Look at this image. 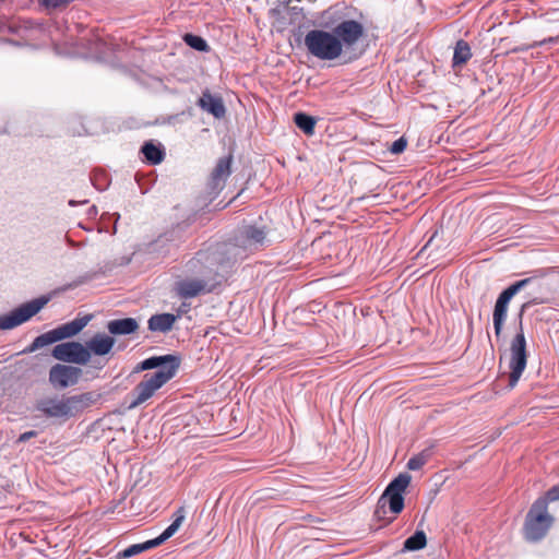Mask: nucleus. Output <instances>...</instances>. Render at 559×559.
I'll return each mask as SVG.
<instances>
[{"label":"nucleus","instance_id":"nucleus-30","mask_svg":"<svg viewBox=\"0 0 559 559\" xmlns=\"http://www.w3.org/2000/svg\"><path fill=\"white\" fill-rule=\"evenodd\" d=\"M185 231L183 225H177L170 231L165 234L166 240H176L177 238H181V234Z\"/></svg>","mask_w":559,"mask_h":559},{"label":"nucleus","instance_id":"nucleus-15","mask_svg":"<svg viewBox=\"0 0 559 559\" xmlns=\"http://www.w3.org/2000/svg\"><path fill=\"white\" fill-rule=\"evenodd\" d=\"M231 155L222 157L217 160L215 167L211 173L207 183L211 191L219 192L221 190H223V188L225 187V182L231 173Z\"/></svg>","mask_w":559,"mask_h":559},{"label":"nucleus","instance_id":"nucleus-26","mask_svg":"<svg viewBox=\"0 0 559 559\" xmlns=\"http://www.w3.org/2000/svg\"><path fill=\"white\" fill-rule=\"evenodd\" d=\"M183 40L189 47H191L194 50H198L201 52H207L210 50L209 44L201 36H198L194 34H186L183 36Z\"/></svg>","mask_w":559,"mask_h":559},{"label":"nucleus","instance_id":"nucleus-12","mask_svg":"<svg viewBox=\"0 0 559 559\" xmlns=\"http://www.w3.org/2000/svg\"><path fill=\"white\" fill-rule=\"evenodd\" d=\"M530 282V278H524L521 281H518L507 287L502 293L499 295L492 313V321H493V328L495 333L497 336H500L504 322L507 320L508 314V307L515 294H518L524 286H526Z\"/></svg>","mask_w":559,"mask_h":559},{"label":"nucleus","instance_id":"nucleus-13","mask_svg":"<svg viewBox=\"0 0 559 559\" xmlns=\"http://www.w3.org/2000/svg\"><path fill=\"white\" fill-rule=\"evenodd\" d=\"M51 355L55 359L76 365L90 362V350L80 342H64L52 348Z\"/></svg>","mask_w":559,"mask_h":559},{"label":"nucleus","instance_id":"nucleus-10","mask_svg":"<svg viewBox=\"0 0 559 559\" xmlns=\"http://www.w3.org/2000/svg\"><path fill=\"white\" fill-rule=\"evenodd\" d=\"M175 519L173 523L156 538L146 540L141 544H133L128 548L117 552L116 559H128L140 555L143 551L150 550L162 545L168 538H170L181 526L186 519V511L183 507H180L174 514Z\"/></svg>","mask_w":559,"mask_h":559},{"label":"nucleus","instance_id":"nucleus-1","mask_svg":"<svg viewBox=\"0 0 559 559\" xmlns=\"http://www.w3.org/2000/svg\"><path fill=\"white\" fill-rule=\"evenodd\" d=\"M99 399V394L95 392H85L61 399L45 397L38 400L35 409L46 417L68 419L83 413L86 408L95 404Z\"/></svg>","mask_w":559,"mask_h":559},{"label":"nucleus","instance_id":"nucleus-24","mask_svg":"<svg viewBox=\"0 0 559 559\" xmlns=\"http://www.w3.org/2000/svg\"><path fill=\"white\" fill-rule=\"evenodd\" d=\"M295 124L307 135H312L314 133L316 119L307 115L305 112H296L294 115Z\"/></svg>","mask_w":559,"mask_h":559},{"label":"nucleus","instance_id":"nucleus-22","mask_svg":"<svg viewBox=\"0 0 559 559\" xmlns=\"http://www.w3.org/2000/svg\"><path fill=\"white\" fill-rule=\"evenodd\" d=\"M141 153L145 162L150 165H158L165 158V151L160 143L154 141H146L141 147Z\"/></svg>","mask_w":559,"mask_h":559},{"label":"nucleus","instance_id":"nucleus-16","mask_svg":"<svg viewBox=\"0 0 559 559\" xmlns=\"http://www.w3.org/2000/svg\"><path fill=\"white\" fill-rule=\"evenodd\" d=\"M170 365H175L176 371H178L179 366H180V358L178 356L171 355V354L163 355V356H152V357L144 359L140 364H138L134 368V372H140V371L151 370V369L165 371V369L167 370L170 368Z\"/></svg>","mask_w":559,"mask_h":559},{"label":"nucleus","instance_id":"nucleus-18","mask_svg":"<svg viewBox=\"0 0 559 559\" xmlns=\"http://www.w3.org/2000/svg\"><path fill=\"white\" fill-rule=\"evenodd\" d=\"M115 343L116 340L112 336L105 333H96L85 343V348L90 350V358L92 354L95 356H106L112 350Z\"/></svg>","mask_w":559,"mask_h":559},{"label":"nucleus","instance_id":"nucleus-27","mask_svg":"<svg viewBox=\"0 0 559 559\" xmlns=\"http://www.w3.org/2000/svg\"><path fill=\"white\" fill-rule=\"evenodd\" d=\"M428 459L429 453L427 451H423L408 460L407 468L411 471H418L428 462Z\"/></svg>","mask_w":559,"mask_h":559},{"label":"nucleus","instance_id":"nucleus-34","mask_svg":"<svg viewBox=\"0 0 559 559\" xmlns=\"http://www.w3.org/2000/svg\"><path fill=\"white\" fill-rule=\"evenodd\" d=\"M557 41H558V39H557L556 37H549V38L544 39L543 41H540L538 45H539V46H542V45H544V44H546V43L555 44V43H557Z\"/></svg>","mask_w":559,"mask_h":559},{"label":"nucleus","instance_id":"nucleus-9","mask_svg":"<svg viewBox=\"0 0 559 559\" xmlns=\"http://www.w3.org/2000/svg\"><path fill=\"white\" fill-rule=\"evenodd\" d=\"M92 320V314L78 317L74 320L61 324L46 333H43L34 338L32 344L24 350L25 353H33L37 349L56 342L70 338L79 334Z\"/></svg>","mask_w":559,"mask_h":559},{"label":"nucleus","instance_id":"nucleus-2","mask_svg":"<svg viewBox=\"0 0 559 559\" xmlns=\"http://www.w3.org/2000/svg\"><path fill=\"white\" fill-rule=\"evenodd\" d=\"M332 32L338 41L343 63L353 62L361 57L364 53L361 43L366 36L362 23L352 19L342 20L332 28Z\"/></svg>","mask_w":559,"mask_h":559},{"label":"nucleus","instance_id":"nucleus-11","mask_svg":"<svg viewBox=\"0 0 559 559\" xmlns=\"http://www.w3.org/2000/svg\"><path fill=\"white\" fill-rule=\"evenodd\" d=\"M49 301V297L40 296L13 309L10 313L0 316V330H12L38 313Z\"/></svg>","mask_w":559,"mask_h":559},{"label":"nucleus","instance_id":"nucleus-19","mask_svg":"<svg viewBox=\"0 0 559 559\" xmlns=\"http://www.w3.org/2000/svg\"><path fill=\"white\" fill-rule=\"evenodd\" d=\"M198 106L217 119L225 117L226 108L222 97L211 94L209 90L202 93L198 100Z\"/></svg>","mask_w":559,"mask_h":559},{"label":"nucleus","instance_id":"nucleus-4","mask_svg":"<svg viewBox=\"0 0 559 559\" xmlns=\"http://www.w3.org/2000/svg\"><path fill=\"white\" fill-rule=\"evenodd\" d=\"M528 304H523L518 314L519 331L510 343L509 386L514 388L527 365L526 338L523 331V316Z\"/></svg>","mask_w":559,"mask_h":559},{"label":"nucleus","instance_id":"nucleus-20","mask_svg":"<svg viewBox=\"0 0 559 559\" xmlns=\"http://www.w3.org/2000/svg\"><path fill=\"white\" fill-rule=\"evenodd\" d=\"M180 314L158 313L153 314L147 321V328L152 332L167 333L169 332Z\"/></svg>","mask_w":559,"mask_h":559},{"label":"nucleus","instance_id":"nucleus-29","mask_svg":"<svg viewBox=\"0 0 559 559\" xmlns=\"http://www.w3.org/2000/svg\"><path fill=\"white\" fill-rule=\"evenodd\" d=\"M73 1L74 0H43V4L49 9H60Z\"/></svg>","mask_w":559,"mask_h":559},{"label":"nucleus","instance_id":"nucleus-33","mask_svg":"<svg viewBox=\"0 0 559 559\" xmlns=\"http://www.w3.org/2000/svg\"><path fill=\"white\" fill-rule=\"evenodd\" d=\"M36 435H37V432L34 430L26 431L19 437V441L25 442V441L29 440L31 438L35 437Z\"/></svg>","mask_w":559,"mask_h":559},{"label":"nucleus","instance_id":"nucleus-31","mask_svg":"<svg viewBox=\"0 0 559 559\" xmlns=\"http://www.w3.org/2000/svg\"><path fill=\"white\" fill-rule=\"evenodd\" d=\"M543 499L547 500V503L559 500V484L551 487Z\"/></svg>","mask_w":559,"mask_h":559},{"label":"nucleus","instance_id":"nucleus-38","mask_svg":"<svg viewBox=\"0 0 559 559\" xmlns=\"http://www.w3.org/2000/svg\"><path fill=\"white\" fill-rule=\"evenodd\" d=\"M69 204H70L71 206H73V205H75V202L71 200V201L69 202Z\"/></svg>","mask_w":559,"mask_h":559},{"label":"nucleus","instance_id":"nucleus-21","mask_svg":"<svg viewBox=\"0 0 559 559\" xmlns=\"http://www.w3.org/2000/svg\"><path fill=\"white\" fill-rule=\"evenodd\" d=\"M138 329L139 323L134 318L116 319L107 323V330L111 335H130Z\"/></svg>","mask_w":559,"mask_h":559},{"label":"nucleus","instance_id":"nucleus-6","mask_svg":"<svg viewBox=\"0 0 559 559\" xmlns=\"http://www.w3.org/2000/svg\"><path fill=\"white\" fill-rule=\"evenodd\" d=\"M176 366L170 365L169 369L156 370L152 373H146L143 380L140 381L132 390L130 397L132 399L128 408L133 409L150 400L157 390L176 376Z\"/></svg>","mask_w":559,"mask_h":559},{"label":"nucleus","instance_id":"nucleus-3","mask_svg":"<svg viewBox=\"0 0 559 559\" xmlns=\"http://www.w3.org/2000/svg\"><path fill=\"white\" fill-rule=\"evenodd\" d=\"M304 45L308 53L322 61H333L341 59L343 55L336 37L332 29H311L304 38Z\"/></svg>","mask_w":559,"mask_h":559},{"label":"nucleus","instance_id":"nucleus-23","mask_svg":"<svg viewBox=\"0 0 559 559\" xmlns=\"http://www.w3.org/2000/svg\"><path fill=\"white\" fill-rule=\"evenodd\" d=\"M472 57L471 47L467 41L461 39L454 47L452 67L459 68L465 64Z\"/></svg>","mask_w":559,"mask_h":559},{"label":"nucleus","instance_id":"nucleus-28","mask_svg":"<svg viewBox=\"0 0 559 559\" xmlns=\"http://www.w3.org/2000/svg\"><path fill=\"white\" fill-rule=\"evenodd\" d=\"M407 146V140L404 136L399 138L395 140L391 146L389 147V151L391 154L397 155L405 151Z\"/></svg>","mask_w":559,"mask_h":559},{"label":"nucleus","instance_id":"nucleus-32","mask_svg":"<svg viewBox=\"0 0 559 559\" xmlns=\"http://www.w3.org/2000/svg\"><path fill=\"white\" fill-rule=\"evenodd\" d=\"M8 31L12 34H16L19 37H21V22L20 21H12L8 24Z\"/></svg>","mask_w":559,"mask_h":559},{"label":"nucleus","instance_id":"nucleus-17","mask_svg":"<svg viewBox=\"0 0 559 559\" xmlns=\"http://www.w3.org/2000/svg\"><path fill=\"white\" fill-rule=\"evenodd\" d=\"M212 287H207V283L201 278H187L176 284V292L181 298H193L201 293L211 292Z\"/></svg>","mask_w":559,"mask_h":559},{"label":"nucleus","instance_id":"nucleus-35","mask_svg":"<svg viewBox=\"0 0 559 559\" xmlns=\"http://www.w3.org/2000/svg\"><path fill=\"white\" fill-rule=\"evenodd\" d=\"M104 366H105V364H100L99 360H94L93 361V367L94 368L102 369Z\"/></svg>","mask_w":559,"mask_h":559},{"label":"nucleus","instance_id":"nucleus-8","mask_svg":"<svg viewBox=\"0 0 559 559\" xmlns=\"http://www.w3.org/2000/svg\"><path fill=\"white\" fill-rule=\"evenodd\" d=\"M554 523V516L548 513L547 500L537 499L528 510L525 523L524 535L530 542L543 539Z\"/></svg>","mask_w":559,"mask_h":559},{"label":"nucleus","instance_id":"nucleus-36","mask_svg":"<svg viewBox=\"0 0 559 559\" xmlns=\"http://www.w3.org/2000/svg\"><path fill=\"white\" fill-rule=\"evenodd\" d=\"M436 234H433L430 239L428 240V242L424 246V248L421 249V251H425L429 246L430 243L432 242L433 238H435Z\"/></svg>","mask_w":559,"mask_h":559},{"label":"nucleus","instance_id":"nucleus-37","mask_svg":"<svg viewBox=\"0 0 559 559\" xmlns=\"http://www.w3.org/2000/svg\"><path fill=\"white\" fill-rule=\"evenodd\" d=\"M8 132H9L8 128L0 129V133H8Z\"/></svg>","mask_w":559,"mask_h":559},{"label":"nucleus","instance_id":"nucleus-7","mask_svg":"<svg viewBox=\"0 0 559 559\" xmlns=\"http://www.w3.org/2000/svg\"><path fill=\"white\" fill-rule=\"evenodd\" d=\"M412 480V476L407 473H401L397 477L392 479L383 493L378 500L374 515L381 519L385 514V508L389 507L390 511L399 514L404 509V492Z\"/></svg>","mask_w":559,"mask_h":559},{"label":"nucleus","instance_id":"nucleus-14","mask_svg":"<svg viewBox=\"0 0 559 559\" xmlns=\"http://www.w3.org/2000/svg\"><path fill=\"white\" fill-rule=\"evenodd\" d=\"M82 377V369L71 365L57 364L49 370V382L56 389L75 385Z\"/></svg>","mask_w":559,"mask_h":559},{"label":"nucleus","instance_id":"nucleus-25","mask_svg":"<svg viewBox=\"0 0 559 559\" xmlns=\"http://www.w3.org/2000/svg\"><path fill=\"white\" fill-rule=\"evenodd\" d=\"M426 534L423 531H416L412 536L405 539L403 551L420 550L426 546Z\"/></svg>","mask_w":559,"mask_h":559},{"label":"nucleus","instance_id":"nucleus-5","mask_svg":"<svg viewBox=\"0 0 559 559\" xmlns=\"http://www.w3.org/2000/svg\"><path fill=\"white\" fill-rule=\"evenodd\" d=\"M267 241V229L255 225H243L239 227L234 237L233 243L227 249V253L233 254L234 261L228 260L229 266L237 260L238 253L235 251L242 250L246 254L253 253L264 248Z\"/></svg>","mask_w":559,"mask_h":559}]
</instances>
